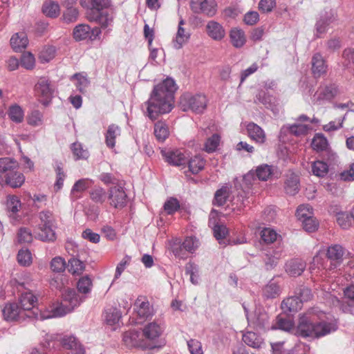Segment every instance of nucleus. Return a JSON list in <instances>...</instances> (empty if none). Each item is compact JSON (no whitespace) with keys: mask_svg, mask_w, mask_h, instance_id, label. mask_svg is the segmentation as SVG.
<instances>
[{"mask_svg":"<svg viewBox=\"0 0 354 354\" xmlns=\"http://www.w3.org/2000/svg\"><path fill=\"white\" fill-rule=\"evenodd\" d=\"M314 320L311 313L308 312L299 315L298 324L295 329V335L302 337L314 338Z\"/></svg>","mask_w":354,"mask_h":354,"instance_id":"obj_7","label":"nucleus"},{"mask_svg":"<svg viewBox=\"0 0 354 354\" xmlns=\"http://www.w3.org/2000/svg\"><path fill=\"white\" fill-rule=\"evenodd\" d=\"M72 78L77 81L75 84H76L77 89L81 93H84L85 91V88L89 84V81L88 80L86 77L83 75L82 74L77 73V74H75Z\"/></svg>","mask_w":354,"mask_h":354,"instance_id":"obj_60","label":"nucleus"},{"mask_svg":"<svg viewBox=\"0 0 354 354\" xmlns=\"http://www.w3.org/2000/svg\"><path fill=\"white\" fill-rule=\"evenodd\" d=\"M176 90L174 80L169 77L156 85L149 98L142 104L144 115L154 121L160 115L170 113L174 106Z\"/></svg>","mask_w":354,"mask_h":354,"instance_id":"obj_1","label":"nucleus"},{"mask_svg":"<svg viewBox=\"0 0 354 354\" xmlns=\"http://www.w3.org/2000/svg\"><path fill=\"white\" fill-rule=\"evenodd\" d=\"M277 233L271 228H264L261 232V238L267 244L274 243L277 238Z\"/></svg>","mask_w":354,"mask_h":354,"instance_id":"obj_52","label":"nucleus"},{"mask_svg":"<svg viewBox=\"0 0 354 354\" xmlns=\"http://www.w3.org/2000/svg\"><path fill=\"white\" fill-rule=\"evenodd\" d=\"M121 133V128L118 125L115 124L109 125L104 134L106 145L110 149H113L115 147L116 140L120 138Z\"/></svg>","mask_w":354,"mask_h":354,"instance_id":"obj_23","label":"nucleus"},{"mask_svg":"<svg viewBox=\"0 0 354 354\" xmlns=\"http://www.w3.org/2000/svg\"><path fill=\"white\" fill-rule=\"evenodd\" d=\"M185 24V21L183 19H181L178 23L176 37L173 41L174 46L176 49L181 48L186 43L188 42L190 38L191 35L189 32L186 30L183 27Z\"/></svg>","mask_w":354,"mask_h":354,"instance_id":"obj_19","label":"nucleus"},{"mask_svg":"<svg viewBox=\"0 0 354 354\" xmlns=\"http://www.w3.org/2000/svg\"><path fill=\"white\" fill-rule=\"evenodd\" d=\"M342 58L344 59L343 64L346 67H350L354 64V49L346 48L343 51Z\"/></svg>","mask_w":354,"mask_h":354,"instance_id":"obj_64","label":"nucleus"},{"mask_svg":"<svg viewBox=\"0 0 354 354\" xmlns=\"http://www.w3.org/2000/svg\"><path fill=\"white\" fill-rule=\"evenodd\" d=\"M305 268L306 263L301 259H291L286 263V272L291 277L301 275Z\"/></svg>","mask_w":354,"mask_h":354,"instance_id":"obj_25","label":"nucleus"},{"mask_svg":"<svg viewBox=\"0 0 354 354\" xmlns=\"http://www.w3.org/2000/svg\"><path fill=\"white\" fill-rule=\"evenodd\" d=\"M208 99L203 93H185L180 97V106L183 111L203 113L207 107Z\"/></svg>","mask_w":354,"mask_h":354,"instance_id":"obj_3","label":"nucleus"},{"mask_svg":"<svg viewBox=\"0 0 354 354\" xmlns=\"http://www.w3.org/2000/svg\"><path fill=\"white\" fill-rule=\"evenodd\" d=\"M198 247V241L192 236L187 237L181 245L178 248H173V252L176 257L179 258H184V254L182 253L183 249L189 252H193Z\"/></svg>","mask_w":354,"mask_h":354,"instance_id":"obj_20","label":"nucleus"},{"mask_svg":"<svg viewBox=\"0 0 354 354\" xmlns=\"http://www.w3.org/2000/svg\"><path fill=\"white\" fill-rule=\"evenodd\" d=\"M90 198L95 203L103 204L107 200L108 193L100 187H95L89 192Z\"/></svg>","mask_w":354,"mask_h":354,"instance_id":"obj_35","label":"nucleus"},{"mask_svg":"<svg viewBox=\"0 0 354 354\" xmlns=\"http://www.w3.org/2000/svg\"><path fill=\"white\" fill-rule=\"evenodd\" d=\"M352 217L346 212H341L337 215V222L343 229H348L351 225Z\"/></svg>","mask_w":354,"mask_h":354,"instance_id":"obj_59","label":"nucleus"},{"mask_svg":"<svg viewBox=\"0 0 354 354\" xmlns=\"http://www.w3.org/2000/svg\"><path fill=\"white\" fill-rule=\"evenodd\" d=\"M328 65L326 59L319 53H315L311 59V71L315 78L326 74Z\"/></svg>","mask_w":354,"mask_h":354,"instance_id":"obj_14","label":"nucleus"},{"mask_svg":"<svg viewBox=\"0 0 354 354\" xmlns=\"http://www.w3.org/2000/svg\"><path fill=\"white\" fill-rule=\"evenodd\" d=\"M101 34V30L99 28H91L85 24L77 25L73 32V38L75 41H82L86 39L94 40Z\"/></svg>","mask_w":354,"mask_h":354,"instance_id":"obj_12","label":"nucleus"},{"mask_svg":"<svg viewBox=\"0 0 354 354\" xmlns=\"http://www.w3.org/2000/svg\"><path fill=\"white\" fill-rule=\"evenodd\" d=\"M160 153L165 161L169 165L181 166L187 162L188 155L183 149H162Z\"/></svg>","mask_w":354,"mask_h":354,"instance_id":"obj_10","label":"nucleus"},{"mask_svg":"<svg viewBox=\"0 0 354 354\" xmlns=\"http://www.w3.org/2000/svg\"><path fill=\"white\" fill-rule=\"evenodd\" d=\"M311 170L313 175L318 177H324L328 172V166L324 161L317 160L312 162Z\"/></svg>","mask_w":354,"mask_h":354,"instance_id":"obj_39","label":"nucleus"},{"mask_svg":"<svg viewBox=\"0 0 354 354\" xmlns=\"http://www.w3.org/2000/svg\"><path fill=\"white\" fill-rule=\"evenodd\" d=\"M314 338L319 339L337 330V325L335 322L322 321L314 323Z\"/></svg>","mask_w":354,"mask_h":354,"instance_id":"obj_16","label":"nucleus"},{"mask_svg":"<svg viewBox=\"0 0 354 354\" xmlns=\"http://www.w3.org/2000/svg\"><path fill=\"white\" fill-rule=\"evenodd\" d=\"M285 190L286 194L294 196L299 190V179L297 176L292 174L285 183Z\"/></svg>","mask_w":354,"mask_h":354,"instance_id":"obj_37","label":"nucleus"},{"mask_svg":"<svg viewBox=\"0 0 354 354\" xmlns=\"http://www.w3.org/2000/svg\"><path fill=\"white\" fill-rule=\"evenodd\" d=\"M272 329H280L286 332H291L294 330V322L292 319L285 315H278L275 319V324L272 326Z\"/></svg>","mask_w":354,"mask_h":354,"instance_id":"obj_32","label":"nucleus"},{"mask_svg":"<svg viewBox=\"0 0 354 354\" xmlns=\"http://www.w3.org/2000/svg\"><path fill=\"white\" fill-rule=\"evenodd\" d=\"M120 318L121 315L115 308H110L105 313V320L109 325L113 326L117 324Z\"/></svg>","mask_w":354,"mask_h":354,"instance_id":"obj_54","label":"nucleus"},{"mask_svg":"<svg viewBox=\"0 0 354 354\" xmlns=\"http://www.w3.org/2000/svg\"><path fill=\"white\" fill-rule=\"evenodd\" d=\"M68 263H69L68 270L73 274H80L84 270L85 266H84V262L81 261L80 260H79L77 259L71 258L68 261Z\"/></svg>","mask_w":354,"mask_h":354,"instance_id":"obj_49","label":"nucleus"},{"mask_svg":"<svg viewBox=\"0 0 354 354\" xmlns=\"http://www.w3.org/2000/svg\"><path fill=\"white\" fill-rule=\"evenodd\" d=\"M230 42L236 48L243 47L246 42V37L243 30L239 28H232L230 32Z\"/></svg>","mask_w":354,"mask_h":354,"instance_id":"obj_31","label":"nucleus"},{"mask_svg":"<svg viewBox=\"0 0 354 354\" xmlns=\"http://www.w3.org/2000/svg\"><path fill=\"white\" fill-rule=\"evenodd\" d=\"M296 216L301 221L313 217V208L308 204L301 205L297 209Z\"/></svg>","mask_w":354,"mask_h":354,"instance_id":"obj_51","label":"nucleus"},{"mask_svg":"<svg viewBox=\"0 0 354 354\" xmlns=\"http://www.w3.org/2000/svg\"><path fill=\"white\" fill-rule=\"evenodd\" d=\"M84 298L80 297L75 290L67 289L62 293L61 302L53 304L47 315L40 313L41 319L62 317L73 311L80 306Z\"/></svg>","mask_w":354,"mask_h":354,"instance_id":"obj_2","label":"nucleus"},{"mask_svg":"<svg viewBox=\"0 0 354 354\" xmlns=\"http://www.w3.org/2000/svg\"><path fill=\"white\" fill-rule=\"evenodd\" d=\"M134 311L142 319H147L153 315V309L145 296L140 295L134 303Z\"/></svg>","mask_w":354,"mask_h":354,"instance_id":"obj_13","label":"nucleus"},{"mask_svg":"<svg viewBox=\"0 0 354 354\" xmlns=\"http://www.w3.org/2000/svg\"><path fill=\"white\" fill-rule=\"evenodd\" d=\"M272 167L268 165H266V164H263V165H261L257 167V168L256 169L257 177L260 180H263V181L268 180L269 179V178L272 176Z\"/></svg>","mask_w":354,"mask_h":354,"instance_id":"obj_45","label":"nucleus"},{"mask_svg":"<svg viewBox=\"0 0 354 354\" xmlns=\"http://www.w3.org/2000/svg\"><path fill=\"white\" fill-rule=\"evenodd\" d=\"M7 206L9 211L15 214L20 210L21 203L17 196H9L7 201Z\"/></svg>","mask_w":354,"mask_h":354,"instance_id":"obj_58","label":"nucleus"},{"mask_svg":"<svg viewBox=\"0 0 354 354\" xmlns=\"http://www.w3.org/2000/svg\"><path fill=\"white\" fill-rule=\"evenodd\" d=\"M207 36L214 41H221L225 36V30L223 25L214 20L207 21L205 26Z\"/></svg>","mask_w":354,"mask_h":354,"instance_id":"obj_15","label":"nucleus"},{"mask_svg":"<svg viewBox=\"0 0 354 354\" xmlns=\"http://www.w3.org/2000/svg\"><path fill=\"white\" fill-rule=\"evenodd\" d=\"M273 101V97L268 93H267L265 91H259L257 95H256L255 102H258L264 104L265 106H270Z\"/></svg>","mask_w":354,"mask_h":354,"instance_id":"obj_63","label":"nucleus"},{"mask_svg":"<svg viewBox=\"0 0 354 354\" xmlns=\"http://www.w3.org/2000/svg\"><path fill=\"white\" fill-rule=\"evenodd\" d=\"M344 254V249L342 245L335 244L328 247L326 252V257L328 259L335 262L330 263V268L328 270H331L335 269L337 266L342 262Z\"/></svg>","mask_w":354,"mask_h":354,"instance_id":"obj_18","label":"nucleus"},{"mask_svg":"<svg viewBox=\"0 0 354 354\" xmlns=\"http://www.w3.org/2000/svg\"><path fill=\"white\" fill-rule=\"evenodd\" d=\"M40 232L38 234L39 239L42 241H53L55 239V234L53 230L55 225V218L53 214L48 210L42 211L39 213Z\"/></svg>","mask_w":354,"mask_h":354,"instance_id":"obj_4","label":"nucleus"},{"mask_svg":"<svg viewBox=\"0 0 354 354\" xmlns=\"http://www.w3.org/2000/svg\"><path fill=\"white\" fill-rule=\"evenodd\" d=\"M17 162L9 158H0V173H10L17 167Z\"/></svg>","mask_w":354,"mask_h":354,"instance_id":"obj_43","label":"nucleus"},{"mask_svg":"<svg viewBox=\"0 0 354 354\" xmlns=\"http://www.w3.org/2000/svg\"><path fill=\"white\" fill-rule=\"evenodd\" d=\"M73 154L76 160H86L89 156V152L86 149H84L82 144L75 142L71 147Z\"/></svg>","mask_w":354,"mask_h":354,"instance_id":"obj_42","label":"nucleus"},{"mask_svg":"<svg viewBox=\"0 0 354 354\" xmlns=\"http://www.w3.org/2000/svg\"><path fill=\"white\" fill-rule=\"evenodd\" d=\"M209 224L212 225L213 224V230L214 236L217 240H222L224 239L226 236L228 234V230L226 227L225 225L223 224L216 223L214 224V223H212V217L209 218Z\"/></svg>","mask_w":354,"mask_h":354,"instance_id":"obj_46","label":"nucleus"},{"mask_svg":"<svg viewBox=\"0 0 354 354\" xmlns=\"http://www.w3.org/2000/svg\"><path fill=\"white\" fill-rule=\"evenodd\" d=\"M81 6L86 9L87 13L99 12L111 6L110 0H80Z\"/></svg>","mask_w":354,"mask_h":354,"instance_id":"obj_17","label":"nucleus"},{"mask_svg":"<svg viewBox=\"0 0 354 354\" xmlns=\"http://www.w3.org/2000/svg\"><path fill=\"white\" fill-rule=\"evenodd\" d=\"M205 165V160L198 156H194L188 162L189 169L194 174H196L203 170Z\"/></svg>","mask_w":354,"mask_h":354,"instance_id":"obj_38","label":"nucleus"},{"mask_svg":"<svg viewBox=\"0 0 354 354\" xmlns=\"http://www.w3.org/2000/svg\"><path fill=\"white\" fill-rule=\"evenodd\" d=\"M28 44L27 35L24 32L15 34L10 39V45L15 51H20L26 48Z\"/></svg>","mask_w":354,"mask_h":354,"instance_id":"obj_28","label":"nucleus"},{"mask_svg":"<svg viewBox=\"0 0 354 354\" xmlns=\"http://www.w3.org/2000/svg\"><path fill=\"white\" fill-rule=\"evenodd\" d=\"M91 286V279L88 277L81 278L77 283V289L79 292L84 294L90 292Z\"/></svg>","mask_w":354,"mask_h":354,"instance_id":"obj_61","label":"nucleus"},{"mask_svg":"<svg viewBox=\"0 0 354 354\" xmlns=\"http://www.w3.org/2000/svg\"><path fill=\"white\" fill-rule=\"evenodd\" d=\"M87 18L89 21H94L100 25L101 28H107L112 22V17L107 12L103 10L99 12L87 13Z\"/></svg>","mask_w":354,"mask_h":354,"instance_id":"obj_24","label":"nucleus"},{"mask_svg":"<svg viewBox=\"0 0 354 354\" xmlns=\"http://www.w3.org/2000/svg\"><path fill=\"white\" fill-rule=\"evenodd\" d=\"M302 304L299 297L292 296L286 298L281 303V308L289 313H295L301 309Z\"/></svg>","mask_w":354,"mask_h":354,"instance_id":"obj_33","label":"nucleus"},{"mask_svg":"<svg viewBox=\"0 0 354 354\" xmlns=\"http://www.w3.org/2000/svg\"><path fill=\"white\" fill-rule=\"evenodd\" d=\"M17 261L23 266H28L32 263V254L28 250H21L17 254Z\"/></svg>","mask_w":354,"mask_h":354,"instance_id":"obj_56","label":"nucleus"},{"mask_svg":"<svg viewBox=\"0 0 354 354\" xmlns=\"http://www.w3.org/2000/svg\"><path fill=\"white\" fill-rule=\"evenodd\" d=\"M92 183L93 181L91 179H80L74 184L71 192L73 194H75V193H81L88 189Z\"/></svg>","mask_w":354,"mask_h":354,"instance_id":"obj_50","label":"nucleus"},{"mask_svg":"<svg viewBox=\"0 0 354 354\" xmlns=\"http://www.w3.org/2000/svg\"><path fill=\"white\" fill-rule=\"evenodd\" d=\"M190 7L194 13L212 17L217 12L218 6L215 0H191Z\"/></svg>","mask_w":354,"mask_h":354,"instance_id":"obj_8","label":"nucleus"},{"mask_svg":"<svg viewBox=\"0 0 354 354\" xmlns=\"http://www.w3.org/2000/svg\"><path fill=\"white\" fill-rule=\"evenodd\" d=\"M324 252L319 250L317 252V253L315 255V257L313 259L312 265L310 266V269L318 270H325L324 272L326 273L327 270L326 269L325 263L326 262V260L324 257Z\"/></svg>","mask_w":354,"mask_h":354,"instance_id":"obj_40","label":"nucleus"},{"mask_svg":"<svg viewBox=\"0 0 354 354\" xmlns=\"http://www.w3.org/2000/svg\"><path fill=\"white\" fill-rule=\"evenodd\" d=\"M221 138L217 134H213L211 137L207 139L204 145V150L207 153H212L215 151L219 145Z\"/></svg>","mask_w":354,"mask_h":354,"instance_id":"obj_48","label":"nucleus"},{"mask_svg":"<svg viewBox=\"0 0 354 354\" xmlns=\"http://www.w3.org/2000/svg\"><path fill=\"white\" fill-rule=\"evenodd\" d=\"M246 129L249 138L259 144H263L266 140V135L263 129L254 122L249 123Z\"/></svg>","mask_w":354,"mask_h":354,"instance_id":"obj_21","label":"nucleus"},{"mask_svg":"<svg viewBox=\"0 0 354 354\" xmlns=\"http://www.w3.org/2000/svg\"><path fill=\"white\" fill-rule=\"evenodd\" d=\"M21 65L27 70H32L35 66V59L30 52L24 53L21 58Z\"/></svg>","mask_w":354,"mask_h":354,"instance_id":"obj_55","label":"nucleus"},{"mask_svg":"<svg viewBox=\"0 0 354 354\" xmlns=\"http://www.w3.org/2000/svg\"><path fill=\"white\" fill-rule=\"evenodd\" d=\"M142 333L146 339L153 341L160 336L162 329L156 322H151L143 328Z\"/></svg>","mask_w":354,"mask_h":354,"instance_id":"obj_30","label":"nucleus"},{"mask_svg":"<svg viewBox=\"0 0 354 354\" xmlns=\"http://www.w3.org/2000/svg\"><path fill=\"white\" fill-rule=\"evenodd\" d=\"M229 197V189L223 187L218 189L214 194V204L218 206L223 205Z\"/></svg>","mask_w":354,"mask_h":354,"instance_id":"obj_44","label":"nucleus"},{"mask_svg":"<svg viewBox=\"0 0 354 354\" xmlns=\"http://www.w3.org/2000/svg\"><path fill=\"white\" fill-rule=\"evenodd\" d=\"M42 11L47 17L55 18L59 15V6L52 1H46L42 7Z\"/></svg>","mask_w":354,"mask_h":354,"instance_id":"obj_41","label":"nucleus"},{"mask_svg":"<svg viewBox=\"0 0 354 354\" xmlns=\"http://www.w3.org/2000/svg\"><path fill=\"white\" fill-rule=\"evenodd\" d=\"M179 208L180 203L176 198H169L164 204V209L168 214L175 213Z\"/></svg>","mask_w":354,"mask_h":354,"instance_id":"obj_57","label":"nucleus"},{"mask_svg":"<svg viewBox=\"0 0 354 354\" xmlns=\"http://www.w3.org/2000/svg\"><path fill=\"white\" fill-rule=\"evenodd\" d=\"M61 344L66 349L74 350V354H84L85 351L82 346L73 336H66L62 339Z\"/></svg>","mask_w":354,"mask_h":354,"instance_id":"obj_29","label":"nucleus"},{"mask_svg":"<svg viewBox=\"0 0 354 354\" xmlns=\"http://www.w3.org/2000/svg\"><path fill=\"white\" fill-rule=\"evenodd\" d=\"M25 181L24 174L17 171H12L5 176V183L12 188L20 187Z\"/></svg>","mask_w":354,"mask_h":354,"instance_id":"obj_27","label":"nucleus"},{"mask_svg":"<svg viewBox=\"0 0 354 354\" xmlns=\"http://www.w3.org/2000/svg\"><path fill=\"white\" fill-rule=\"evenodd\" d=\"M37 302V298L31 292H24L19 297L20 308L23 312H27L25 313L26 316L44 320V319L41 318L40 313L47 315V313L38 312V309L35 308Z\"/></svg>","mask_w":354,"mask_h":354,"instance_id":"obj_5","label":"nucleus"},{"mask_svg":"<svg viewBox=\"0 0 354 354\" xmlns=\"http://www.w3.org/2000/svg\"><path fill=\"white\" fill-rule=\"evenodd\" d=\"M311 147L314 151L317 152L324 151L327 156L326 159L328 161H335L336 159V154L330 148L327 138L322 133H315L314 136Z\"/></svg>","mask_w":354,"mask_h":354,"instance_id":"obj_11","label":"nucleus"},{"mask_svg":"<svg viewBox=\"0 0 354 354\" xmlns=\"http://www.w3.org/2000/svg\"><path fill=\"white\" fill-rule=\"evenodd\" d=\"M281 294V288L274 281H270L263 289V295L267 299H274Z\"/></svg>","mask_w":354,"mask_h":354,"instance_id":"obj_36","label":"nucleus"},{"mask_svg":"<svg viewBox=\"0 0 354 354\" xmlns=\"http://www.w3.org/2000/svg\"><path fill=\"white\" fill-rule=\"evenodd\" d=\"M43 115L39 111H33L28 117V123L30 125L37 127L42 124Z\"/></svg>","mask_w":354,"mask_h":354,"instance_id":"obj_62","label":"nucleus"},{"mask_svg":"<svg viewBox=\"0 0 354 354\" xmlns=\"http://www.w3.org/2000/svg\"><path fill=\"white\" fill-rule=\"evenodd\" d=\"M54 91L51 82L46 77H41L35 86V93L44 105H47L51 100Z\"/></svg>","mask_w":354,"mask_h":354,"instance_id":"obj_9","label":"nucleus"},{"mask_svg":"<svg viewBox=\"0 0 354 354\" xmlns=\"http://www.w3.org/2000/svg\"><path fill=\"white\" fill-rule=\"evenodd\" d=\"M309 129L308 125L303 124H293L288 127L289 132L296 136L306 135Z\"/></svg>","mask_w":354,"mask_h":354,"instance_id":"obj_53","label":"nucleus"},{"mask_svg":"<svg viewBox=\"0 0 354 354\" xmlns=\"http://www.w3.org/2000/svg\"><path fill=\"white\" fill-rule=\"evenodd\" d=\"M153 134L158 142L165 141L170 135V128L167 121L160 120L155 122Z\"/></svg>","mask_w":354,"mask_h":354,"instance_id":"obj_22","label":"nucleus"},{"mask_svg":"<svg viewBox=\"0 0 354 354\" xmlns=\"http://www.w3.org/2000/svg\"><path fill=\"white\" fill-rule=\"evenodd\" d=\"M107 201L109 205L115 209H122L127 203V195L124 187L118 184L112 185L108 191Z\"/></svg>","mask_w":354,"mask_h":354,"instance_id":"obj_6","label":"nucleus"},{"mask_svg":"<svg viewBox=\"0 0 354 354\" xmlns=\"http://www.w3.org/2000/svg\"><path fill=\"white\" fill-rule=\"evenodd\" d=\"M242 339L245 344L254 348H260L263 343V339L260 336L251 331L244 333Z\"/></svg>","mask_w":354,"mask_h":354,"instance_id":"obj_34","label":"nucleus"},{"mask_svg":"<svg viewBox=\"0 0 354 354\" xmlns=\"http://www.w3.org/2000/svg\"><path fill=\"white\" fill-rule=\"evenodd\" d=\"M8 116L10 120L15 122L20 123L23 121L24 113L22 109L18 105H14L10 107Z\"/></svg>","mask_w":354,"mask_h":354,"instance_id":"obj_47","label":"nucleus"},{"mask_svg":"<svg viewBox=\"0 0 354 354\" xmlns=\"http://www.w3.org/2000/svg\"><path fill=\"white\" fill-rule=\"evenodd\" d=\"M3 317L7 321H15L23 313L21 308L15 303H8L2 310Z\"/></svg>","mask_w":354,"mask_h":354,"instance_id":"obj_26","label":"nucleus"}]
</instances>
